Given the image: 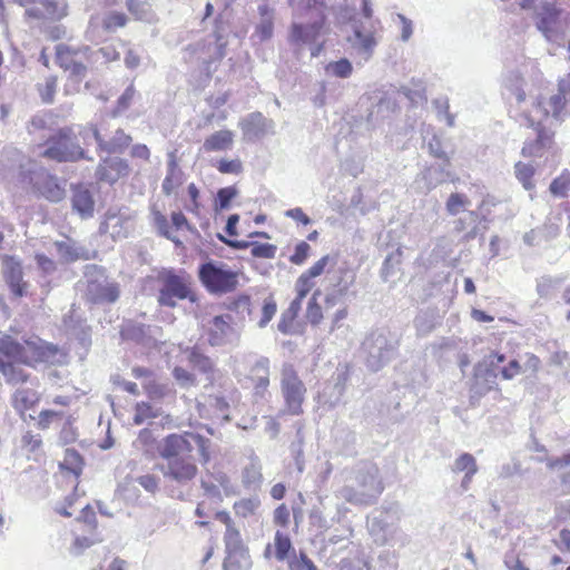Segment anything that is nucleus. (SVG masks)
<instances>
[{
  "label": "nucleus",
  "instance_id": "nucleus-20",
  "mask_svg": "<svg viewBox=\"0 0 570 570\" xmlns=\"http://www.w3.org/2000/svg\"><path fill=\"white\" fill-rule=\"evenodd\" d=\"M234 132L229 129H222L207 136L203 144L206 153H220L232 149L234 145Z\"/></svg>",
  "mask_w": 570,
  "mask_h": 570
},
{
  "label": "nucleus",
  "instance_id": "nucleus-24",
  "mask_svg": "<svg viewBox=\"0 0 570 570\" xmlns=\"http://www.w3.org/2000/svg\"><path fill=\"white\" fill-rule=\"evenodd\" d=\"M26 6H29L26 13L30 18L46 19L59 17L56 0H29Z\"/></svg>",
  "mask_w": 570,
  "mask_h": 570
},
{
  "label": "nucleus",
  "instance_id": "nucleus-59",
  "mask_svg": "<svg viewBox=\"0 0 570 570\" xmlns=\"http://www.w3.org/2000/svg\"><path fill=\"white\" fill-rule=\"evenodd\" d=\"M544 149L546 147L534 139L524 144L521 154L523 157H541Z\"/></svg>",
  "mask_w": 570,
  "mask_h": 570
},
{
  "label": "nucleus",
  "instance_id": "nucleus-64",
  "mask_svg": "<svg viewBox=\"0 0 570 570\" xmlns=\"http://www.w3.org/2000/svg\"><path fill=\"white\" fill-rule=\"evenodd\" d=\"M138 483L149 492H155L158 489V478L153 474H145L138 478Z\"/></svg>",
  "mask_w": 570,
  "mask_h": 570
},
{
  "label": "nucleus",
  "instance_id": "nucleus-37",
  "mask_svg": "<svg viewBox=\"0 0 570 570\" xmlns=\"http://www.w3.org/2000/svg\"><path fill=\"white\" fill-rule=\"evenodd\" d=\"M142 389L147 397L153 402L165 399L169 393L167 385L158 382L155 377L145 381Z\"/></svg>",
  "mask_w": 570,
  "mask_h": 570
},
{
  "label": "nucleus",
  "instance_id": "nucleus-21",
  "mask_svg": "<svg viewBox=\"0 0 570 570\" xmlns=\"http://www.w3.org/2000/svg\"><path fill=\"white\" fill-rule=\"evenodd\" d=\"M16 363L13 358L0 351V372L4 376L6 382L11 385L23 384L29 380V374Z\"/></svg>",
  "mask_w": 570,
  "mask_h": 570
},
{
  "label": "nucleus",
  "instance_id": "nucleus-55",
  "mask_svg": "<svg viewBox=\"0 0 570 570\" xmlns=\"http://www.w3.org/2000/svg\"><path fill=\"white\" fill-rule=\"evenodd\" d=\"M288 568L289 570H317L314 562L304 552L292 559L288 562Z\"/></svg>",
  "mask_w": 570,
  "mask_h": 570
},
{
  "label": "nucleus",
  "instance_id": "nucleus-29",
  "mask_svg": "<svg viewBox=\"0 0 570 570\" xmlns=\"http://www.w3.org/2000/svg\"><path fill=\"white\" fill-rule=\"evenodd\" d=\"M546 465L551 471H559L570 466V453H564L559 458H548ZM560 482L563 488L562 494H570V470L560 475Z\"/></svg>",
  "mask_w": 570,
  "mask_h": 570
},
{
  "label": "nucleus",
  "instance_id": "nucleus-16",
  "mask_svg": "<svg viewBox=\"0 0 570 570\" xmlns=\"http://www.w3.org/2000/svg\"><path fill=\"white\" fill-rule=\"evenodd\" d=\"M230 316H215L206 325L205 333L207 341L212 346H218L225 343L230 327Z\"/></svg>",
  "mask_w": 570,
  "mask_h": 570
},
{
  "label": "nucleus",
  "instance_id": "nucleus-14",
  "mask_svg": "<svg viewBox=\"0 0 570 570\" xmlns=\"http://www.w3.org/2000/svg\"><path fill=\"white\" fill-rule=\"evenodd\" d=\"M326 16L321 14L312 23L303 26L294 23L291 28V40L293 42H312L315 41L325 28Z\"/></svg>",
  "mask_w": 570,
  "mask_h": 570
},
{
  "label": "nucleus",
  "instance_id": "nucleus-49",
  "mask_svg": "<svg viewBox=\"0 0 570 570\" xmlns=\"http://www.w3.org/2000/svg\"><path fill=\"white\" fill-rule=\"evenodd\" d=\"M277 311V305L275 299L271 296L266 298L262 306V316L258 322L259 327H265L271 320L275 316Z\"/></svg>",
  "mask_w": 570,
  "mask_h": 570
},
{
  "label": "nucleus",
  "instance_id": "nucleus-43",
  "mask_svg": "<svg viewBox=\"0 0 570 570\" xmlns=\"http://www.w3.org/2000/svg\"><path fill=\"white\" fill-rule=\"evenodd\" d=\"M325 70L332 72L335 77L347 78L352 75L353 67L346 58H342L337 61L330 62Z\"/></svg>",
  "mask_w": 570,
  "mask_h": 570
},
{
  "label": "nucleus",
  "instance_id": "nucleus-7",
  "mask_svg": "<svg viewBox=\"0 0 570 570\" xmlns=\"http://www.w3.org/2000/svg\"><path fill=\"white\" fill-rule=\"evenodd\" d=\"M198 278L203 286L212 294L233 292L238 284L237 273L224 268L222 264L214 262H207L199 266Z\"/></svg>",
  "mask_w": 570,
  "mask_h": 570
},
{
  "label": "nucleus",
  "instance_id": "nucleus-40",
  "mask_svg": "<svg viewBox=\"0 0 570 570\" xmlns=\"http://www.w3.org/2000/svg\"><path fill=\"white\" fill-rule=\"evenodd\" d=\"M514 170L518 180L523 185L525 189L530 190L534 187V168L531 165L519 161L515 164Z\"/></svg>",
  "mask_w": 570,
  "mask_h": 570
},
{
  "label": "nucleus",
  "instance_id": "nucleus-11",
  "mask_svg": "<svg viewBox=\"0 0 570 570\" xmlns=\"http://www.w3.org/2000/svg\"><path fill=\"white\" fill-rule=\"evenodd\" d=\"M331 261L332 258L330 255H324L318 261H316L308 269H306L298 276L295 283V299L303 302V299L308 295V293L315 287V278L321 276L325 272V268Z\"/></svg>",
  "mask_w": 570,
  "mask_h": 570
},
{
  "label": "nucleus",
  "instance_id": "nucleus-47",
  "mask_svg": "<svg viewBox=\"0 0 570 570\" xmlns=\"http://www.w3.org/2000/svg\"><path fill=\"white\" fill-rule=\"evenodd\" d=\"M187 194H188L190 204L186 205L185 208L187 209V212H189L194 215H199L200 208H202L200 191H199L198 187L196 186V184L190 183L188 185Z\"/></svg>",
  "mask_w": 570,
  "mask_h": 570
},
{
  "label": "nucleus",
  "instance_id": "nucleus-60",
  "mask_svg": "<svg viewBox=\"0 0 570 570\" xmlns=\"http://www.w3.org/2000/svg\"><path fill=\"white\" fill-rule=\"evenodd\" d=\"M541 368V360L533 353H525L524 372L535 376Z\"/></svg>",
  "mask_w": 570,
  "mask_h": 570
},
{
  "label": "nucleus",
  "instance_id": "nucleus-33",
  "mask_svg": "<svg viewBox=\"0 0 570 570\" xmlns=\"http://www.w3.org/2000/svg\"><path fill=\"white\" fill-rule=\"evenodd\" d=\"M83 466L82 456L75 449L65 451L63 460L60 462V469L72 473L76 479L81 474Z\"/></svg>",
  "mask_w": 570,
  "mask_h": 570
},
{
  "label": "nucleus",
  "instance_id": "nucleus-39",
  "mask_svg": "<svg viewBox=\"0 0 570 570\" xmlns=\"http://www.w3.org/2000/svg\"><path fill=\"white\" fill-rule=\"evenodd\" d=\"M119 296L117 284L98 285L94 292V301L98 303H114Z\"/></svg>",
  "mask_w": 570,
  "mask_h": 570
},
{
  "label": "nucleus",
  "instance_id": "nucleus-36",
  "mask_svg": "<svg viewBox=\"0 0 570 570\" xmlns=\"http://www.w3.org/2000/svg\"><path fill=\"white\" fill-rule=\"evenodd\" d=\"M355 38L356 42L353 45V47L357 50V52L364 55L367 59L376 46L374 33H363L361 30H355Z\"/></svg>",
  "mask_w": 570,
  "mask_h": 570
},
{
  "label": "nucleus",
  "instance_id": "nucleus-8",
  "mask_svg": "<svg viewBox=\"0 0 570 570\" xmlns=\"http://www.w3.org/2000/svg\"><path fill=\"white\" fill-rule=\"evenodd\" d=\"M71 532L73 535L72 547L77 552L102 541L98 532L96 512L89 504L81 510L80 515L75 520Z\"/></svg>",
  "mask_w": 570,
  "mask_h": 570
},
{
  "label": "nucleus",
  "instance_id": "nucleus-6",
  "mask_svg": "<svg viewBox=\"0 0 570 570\" xmlns=\"http://www.w3.org/2000/svg\"><path fill=\"white\" fill-rule=\"evenodd\" d=\"M92 51L90 47L83 46L72 48L67 45H58L56 47V62L69 77L78 83L81 82L86 75L88 65L91 62Z\"/></svg>",
  "mask_w": 570,
  "mask_h": 570
},
{
  "label": "nucleus",
  "instance_id": "nucleus-15",
  "mask_svg": "<svg viewBox=\"0 0 570 570\" xmlns=\"http://www.w3.org/2000/svg\"><path fill=\"white\" fill-rule=\"evenodd\" d=\"M220 242L229 246L234 249H246L250 247V253L254 257L257 258H274L277 252V247L274 244H262L257 242H247V240H237L232 238H226L222 235H218Z\"/></svg>",
  "mask_w": 570,
  "mask_h": 570
},
{
  "label": "nucleus",
  "instance_id": "nucleus-3",
  "mask_svg": "<svg viewBox=\"0 0 570 570\" xmlns=\"http://www.w3.org/2000/svg\"><path fill=\"white\" fill-rule=\"evenodd\" d=\"M41 156L57 163H75L86 159V150L79 145L71 127L59 128L45 142Z\"/></svg>",
  "mask_w": 570,
  "mask_h": 570
},
{
  "label": "nucleus",
  "instance_id": "nucleus-50",
  "mask_svg": "<svg viewBox=\"0 0 570 570\" xmlns=\"http://www.w3.org/2000/svg\"><path fill=\"white\" fill-rule=\"evenodd\" d=\"M237 194H238V190L235 186H228V187L220 188L217 191V198H216L217 206L220 209L228 208L230 205V202L237 196Z\"/></svg>",
  "mask_w": 570,
  "mask_h": 570
},
{
  "label": "nucleus",
  "instance_id": "nucleus-12",
  "mask_svg": "<svg viewBox=\"0 0 570 570\" xmlns=\"http://www.w3.org/2000/svg\"><path fill=\"white\" fill-rule=\"evenodd\" d=\"M130 168L127 160L121 158H105L97 169L96 177L99 181L115 184L129 175Z\"/></svg>",
  "mask_w": 570,
  "mask_h": 570
},
{
  "label": "nucleus",
  "instance_id": "nucleus-13",
  "mask_svg": "<svg viewBox=\"0 0 570 570\" xmlns=\"http://www.w3.org/2000/svg\"><path fill=\"white\" fill-rule=\"evenodd\" d=\"M71 205L82 218L91 217L95 210V199L90 189L83 184L71 187Z\"/></svg>",
  "mask_w": 570,
  "mask_h": 570
},
{
  "label": "nucleus",
  "instance_id": "nucleus-63",
  "mask_svg": "<svg viewBox=\"0 0 570 570\" xmlns=\"http://www.w3.org/2000/svg\"><path fill=\"white\" fill-rule=\"evenodd\" d=\"M35 259L42 272L49 274L56 271V263L45 254H37Z\"/></svg>",
  "mask_w": 570,
  "mask_h": 570
},
{
  "label": "nucleus",
  "instance_id": "nucleus-46",
  "mask_svg": "<svg viewBox=\"0 0 570 570\" xmlns=\"http://www.w3.org/2000/svg\"><path fill=\"white\" fill-rule=\"evenodd\" d=\"M224 542L228 551H235L242 547V537L239 530L234 525L226 528Z\"/></svg>",
  "mask_w": 570,
  "mask_h": 570
},
{
  "label": "nucleus",
  "instance_id": "nucleus-25",
  "mask_svg": "<svg viewBox=\"0 0 570 570\" xmlns=\"http://www.w3.org/2000/svg\"><path fill=\"white\" fill-rule=\"evenodd\" d=\"M570 98V75L566 78H561L558 81V92L549 98V105L551 107V114L553 117H559Z\"/></svg>",
  "mask_w": 570,
  "mask_h": 570
},
{
  "label": "nucleus",
  "instance_id": "nucleus-5",
  "mask_svg": "<svg viewBox=\"0 0 570 570\" xmlns=\"http://www.w3.org/2000/svg\"><path fill=\"white\" fill-rule=\"evenodd\" d=\"M281 390L285 402V412L289 415L302 414L307 390L295 366L291 363H285L282 366Z\"/></svg>",
  "mask_w": 570,
  "mask_h": 570
},
{
  "label": "nucleus",
  "instance_id": "nucleus-57",
  "mask_svg": "<svg viewBox=\"0 0 570 570\" xmlns=\"http://www.w3.org/2000/svg\"><path fill=\"white\" fill-rule=\"evenodd\" d=\"M173 376L177 382H179L183 385L190 386L196 384V376L191 372L181 366L174 367Z\"/></svg>",
  "mask_w": 570,
  "mask_h": 570
},
{
  "label": "nucleus",
  "instance_id": "nucleus-45",
  "mask_svg": "<svg viewBox=\"0 0 570 570\" xmlns=\"http://www.w3.org/2000/svg\"><path fill=\"white\" fill-rule=\"evenodd\" d=\"M127 17L122 12H110L102 21V28L106 31H114L118 28H122L127 23Z\"/></svg>",
  "mask_w": 570,
  "mask_h": 570
},
{
  "label": "nucleus",
  "instance_id": "nucleus-23",
  "mask_svg": "<svg viewBox=\"0 0 570 570\" xmlns=\"http://www.w3.org/2000/svg\"><path fill=\"white\" fill-rule=\"evenodd\" d=\"M452 471L455 473L464 472V478L462 480L461 487L464 490H468L474 474L478 472V465L474 456L470 453H462L460 454L455 461L454 465L452 468Z\"/></svg>",
  "mask_w": 570,
  "mask_h": 570
},
{
  "label": "nucleus",
  "instance_id": "nucleus-62",
  "mask_svg": "<svg viewBox=\"0 0 570 570\" xmlns=\"http://www.w3.org/2000/svg\"><path fill=\"white\" fill-rule=\"evenodd\" d=\"M273 29V19L268 17L256 27V35L259 37L261 40H267L272 37Z\"/></svg>",
  "mask_w": 570,
  "mask_h": 570
},
{
  "label": "nucleus",
  "instance_id": "nucleus-10",
  "mask_svg": "<svg viewBox=\"0 0 570 570\" xmlns=\"http://www.w3.org/2000/svg\"><path fill=\"white\" fill-rule=\"evenodd\" d=\"M154 224L159 233V235L166 237L167 239L174 242L176 245H180L181 242L175 235L178 232L189 230L191 232L194 228L185 214L181 210H176L170 214V220L160 213L159 210L154 213Z\"/></svg>",
  "mask_w": 570,
  "mask_h": 570
},
{
  "label": "nucleus",
  "instance_id": "nucleus-41",
  "mask_svg": "<svg viewBox=\"0 0 570 570\" xmlns=\"http://www.w3.org/2000/svg\"><path fill=\"white\" fill-rule=\"evenodd\" d=\"M549 189L553 196H567L570 189V173L568 170H563L558 177H556L551 181Z\"/></svg>",
  "mask_w": 570,
  "mask_h": 570
},
{
  "label": "nucleus",
  "instance_id": "nucleus-53",
  "mask_svg": "<svg viewBox=\"0 0 570 570\" xmlns=\"http://www.w3.org/2000/svg\"><path fill=\"white\" fill-rule=\"evenodd\" d=\"M58 86L56 76H49L40 89L41 98L45 102H52Z\"/></svg>",
  "mask_w": 570,
  "mask_h": 570
},
{
  "label": "nucleus",
  "instance_id": "nucleus-52",
  "mask_svg": "<svg viewBox=\"0 0 570 570\" xmlns=\"http://www.w3.org/2000/svg\"><path fill=\"white\" fill-rule=\"evenodd\" d=\"M273 522L275 525L281 528H287L289 525L291 511L285 503H282L275 508L273 512Z\"/></svg>",
  "mask_w": 570,
  "mask_h": 570
},
{
  "label": "nucleus",
  "instance_id": "nucleus-42",
  "mask_svg": "<svg viewBox=\"0 0 570 570\" xmlns=\"http://www.w3.org/2000/svg\"><path fill=\"white\" fill-rule=\"evenodd\" d=\"M468 205H470V199L466 195L460 193L451 194L445 204L448 213L453 216L462 212Z\"/></svg>",
  "mask_w": 570,
  "mask_h": 570
},
{
  "label": "nucleus",
  "instance_id": "nucleus-51",
  "mask_svg": "<svg viewBox=\"0 0 570 570\" xmlns=\"http://www.w3.org/2000/svg\"><path fill=\"white\" fill-rule=\"evenodd\" d=\"M311 246L302 240L295 246L294 253L289 256V262L294 265H302L308 258Z\"/></svg>",
  "mask_w": 570,
  "mask_h": 570
},
{
  "label": "nucleus",
  "instance_id": "nucleus-17",
  "mask_svg": "<svg viewBox=\"0 0 570 570\" xmlns=\"http://www.w3.org/2000/svg\"><path fill=\"white\" fill-rule=\"evenodd\" d=\"M92 134L98 142L99 149L108 154L122 153L131 142V137L122 129H118L109 141H105L101 138L100 132L96 127H92Z\"/></svg>",
  "mask_w": 570,
  "mask_h": 570
},
{
  "label": "nucleus",
  "instance_id": "nucleus-38",
  "mask_svg": "<svg viewBox=\"0 0 570 570\" xmlns=\"http://www.w3.org/2000/svg\"><path fill=\"white\" fill-rule=\"evenodd\" d=\"M275 557L278 561H284L288 558L289 552L293 550L289 537L281 531H276L274 537Z\"/></svg>",
  "mask_w": 570,
  "mask_h": 570
},
{
  "label": "nucleus",
  "instance_id": "nucleus-1",
  "mask_svg": "<svg viewBox=\"0 0 570 570\" xmlns=\"http://www.w3.org/2000/svg\"><path fill=\"white\" fill-rule=\"evenodd\" d=\"M135 446L150 459L158 453L167 461L165 478L183 484L196 478L197 462L202 464L209 462L212 442L198 433L185 431L168 434L158 445L153 431L145 428L139 431Z\"/></svg>",
  "mask_w": 570,
  "mask_h": 570
},
{
  "label": "nucleus",
  "instance_id": "nucleus-30",
  "mask_svg": "<svg viewBox=\"0 0 570 570\" xmlns=\"http://www.w3.org/2000/svg\"><path fill=\"white\" fill-rule=\"evenodd\" d=\"M53 245L60 261L63 263H72L83 257L81 248L77 247L71 238L55 242Z\"/></svg>",
  "mask_w": 570,
  "mask_h": 570
},
{
  "label": "nucleus",
  "instance_id": "nucleus-35",
  "mask_svg": "<svg viewBox=\"0 0 570 570\" xmlns=\"http://www.w3.org/2000/svg\"><path fill=\"white\" fill-rule=\"evenodd\" d=\"M261 505V501L257 497L253 498H243L237 500L233 504L234 512L239 518H248L256 513Z\"/></svg>",
  "mask_w": 570,
  "mask_h": 570
},
{
  "label": "nucleus",
  "instance_id": "nucleus-18",
  "mask_svg": "<svg viewBox=\"0 0 570 570\" xmlns=\"http://www.w3.org/2000/svg\"><path fill=\"white\" fill-rule=\"evenodd\" d=\"M188 362L196 371L206 375L207 385L213 386L215 384L219 372L209 356L193 348L188 354Z\"/></svg>",
  "mask_w": 570,
  "mask_h": 570
},
{
  "label": "nucleus",
  "instance_id": "nucleus-2",
  "mask_svg": "<svg viewBox=\"0 0 570 570\" xmlns=\"http://www.w3.org/2000/svg\"><path fill=\"white\" fill-rule=\"evenodd\" d=\"M0 351L19 364L31 367L51 361L58 353V348L55 345L37 336L26 338L22 342L4 336L0 338Z\"/></svg>",
  "mask_w": 570,
  "mask_h": 570
},
{
  "label": "nucleus",
  "instance_id": "nucleus-26",
  "mask_svg": "<svg viewBox=\"0 0 570 570\" xmlns=\"http://www.w3.org/2000/svg\"><path fill=\"white\" fill-rule=\"evenodd\" d=\"M4 278L14 297H22L26 295L28 284L23 281V273L20 264L14 263L8 266L4 272Z\"/></svg>",
  "mask_w": 570,
  "mask_h": 570
},
{
  "label": "nucleus",
  "instance_id": "nucleus-54",
  "mask_svg": "<svg viewBox=\"0 0 570 570\" xmlns=\"http://www.w3.org/2000/svg\"><path fill=\"white\" fill-rule=\"evenodd\" d=\"M65 416L63 412L53 411V410H43L39 413L38 417V428L41 430H46L50 426V424L58 419H62Z\"/></svg>",
  "mask_w": 570,
  "mask_h": 570
},
{
  "label": "nucleus",
  "instance_id": "nucleus-27",
  "mask_svg": "<svg viewBox=\"0 0 570 570\" xmlns=\"http://www.w3.org/2000/svg\"><path fill=\"white\" fill-rule=\"evenodd\" d=\"M163 416L160 407L156 406L151 402L140 401L134 405L132 423L135 425H141L150 420H155Z\"/></svg>",
  "mask_w": 570,
  "mask_h": 570
},
{
  "label": "nucleus",
  "instance_id": "nucleus-19",
  "mask_svg": "<svg viewBox=\"0 0 570 570\" xmlns=\"http://www.w3.org/2000/svg\"><path fill=\"white\" fill-rule=\"evenodd\" d=\"M341 276L334 283L336 288L335 293H330L324 297V308L328 311L335 307L338 303V296H343L347 293L348 288L355 283V274L347 268L340 269Z\"/></svg>",
  "mask_w": 570,
  "mask_h": 570
},
{
  "label": "nucleus",
  "instance_id": "nucleus-32",
  "mask_svg": "<svg viewBox=\"0 0 570 570\" xmlns=\"http://www.w3.org/2000/svg\"><path fill=\"white\" fill-rule=\"evenodd\" d=\"M224 307L244 318L245 316H250L253 313L252 309V301L250 297L246 294H240L236 297L228 299Z\"/></svg>",
  "mask_w": 570,
  "mask_h": 570
},
{
  "label": "nucleus",
  "instance_id": "nucleus-58",
  "mask_svg": "<svg viewBox=\"0 0 570 570\" xmlns=\"http://www.w3.org/2000/svg\"><path fill=\"white\" fill-rule=\"evenodd\" d=\"M348 316L347 305H343L335 311L331 317L330 332H334L343 326L344 321Z\"/></svg>",
  "mask_w": 570,
  "mask_h": 570
},
{
  "label": "nucleus",
  "instance_id": "nucleus-48",
  "mask_svg": "<svg viewBox=\"0 0 570 570\" xmlns=\"http://www.w3.org/2000/svg\"><path fill=\"white\" fill-rule=\"evenodd\" d=\"M136 95V90L132 85L126 88L122 95L118 98L114 109V115H120L129 108Z\"/></svg>",
  "mask_w": 570,
  "mask_h": 570
},
{
  "label": "nucleus",
  "instance_id": "nucleus-9",
  "mask_svg": "<svg viewBox=\"0 0 570 570\" xmlns=\"http://www.w3.org/2000/svg\"><path fill=\"white\" fill-rule=\"evenodd\" d=\"M567 22L558 0H544L537 12V28L547 39H552Z\"/></svg>",
  "mask_w": 570,
  "mask_h": 570
},
{
  "label": "nucleus",
  "instance_id": "nucleus-56",
  "mask_svg": "<svg viewBox=\"0 0 570 570\" xmlns=\"http://www.w3.org/2000/svg\"><path fill=\"white\" fill-rule=\"evenodd\" d=\"M214 480L226 497L235 495L237 493L230 478L225 472L216 473L214 475Z\"/></svg>",
  "mask_w": 570,
  "mask_h": 570
},
{
  "label": "nucleus",
  "instance_id": "nucleus-61",
  "mask_svg": "<svg viewBox=\"0 0 570 570\" xmlns=\"http://www.w3.org/2000/svg\"><path fill=\"white\" fill-rule=\"evenodd\" d=\"M522 372V366L517 360H511L508 365L501 370L503 380H512Z\"/></svg>",
  "mask_w": 570,
  "mask_h": 570
},
{
  "label": "nucleus",
  "instance_id": "nucleus-4",
  "mask_svg": "<svg viewBox=\"0 0 570 570\" xmlns=\"http://www.w3.org/2000/svg\"><path fill=\"white\" fill-rule=\"evenodd\" d=\"M158 281L160 288L157 299L161 306L175 307L177 301L195 302L197 299L191 288L190 277L185 272L177 274L174 271H165L158 275Z\"/></svg>",
  "mask_w": 570,
  "mask_h": 570
},
{
  "label": "nucleus",
  "instance_id": "nucleus-34",
  "mask_svg": "<svg viewBox=\"0 0 570 570\" xmlns=\"http://www.w3.org/2000/svg\"><path fill=\"white\" fill-rule=\"evenodd\" d=\"M320 295L321 291L316 289L309 298L306 307V321L313 326H318L324 320L323 307L318 302Z\"/></svg>",
  "mask_w": 570,
  "mask_h": 570
},
{
  "label": "nucleus",
  "instance_id": "nucleus-44",
  "mask_svg": "<svg viewBox=\"0 0 570 570\" xmlns=\"http://www.w3.org/2000/svg\"><path fill=\"white\" fill-rule=\"evenodd\" d=\"M215 167L220 174H232V175H239L243 173V169H244L243 163L238 158H235V159L222 158L216 163Z\"/></svg>",
  "mask_w": 570,
  "mask_h": 570
},
{
  "label": "nucleus",
  "instance_id": "nucleus-28",
  "mask_svg": "<svg viewBox=\"0 0 570 570\" xmlns=\"http://www.w3.org/2000/svg\"><path fill=\"white\" fill-rule=\"evenodd\" d=\"M184 174L175 158L168 163L167 174L161 183V190L166 196H170L179 186L183 185Z\"/></svg>",
  "mask_w": 570,
  "mask_h": 570
},
{
  "label": "nucleus",
  "instance_id": "nucleus-31",
  "mask_svg": "<svg viewBox=\"0 0 570 570\" xmlns=\"http://www.w3.org/2000/svg\"><path fill=\"white\" fill-rule=\"evenodd\" d=\"M302 302L298 299H293L289 306L283 312L281 320L278 322V330L283 334H292L294 330L295 321L301 312Z\"/></svg>",
  "mask_w": 570,
  "mask_h": 570
},
{
  "label": "nucleus",
  "instance_id": "nucleus-22",
  "mask_svg": "<svg viewBox=\"0 0 570 570\" xmlns=\"http://www.w3.org/2000/svg\"><path fill=\"white\" fill-rule=\"evenodd\" d=\"M40 401V395L31 389H18L11 397L12 407L24 419L26 412L33 409Z\"/></svg>",
  "mask_w": 570,
  "mask_h": 570
}]
</instances>
